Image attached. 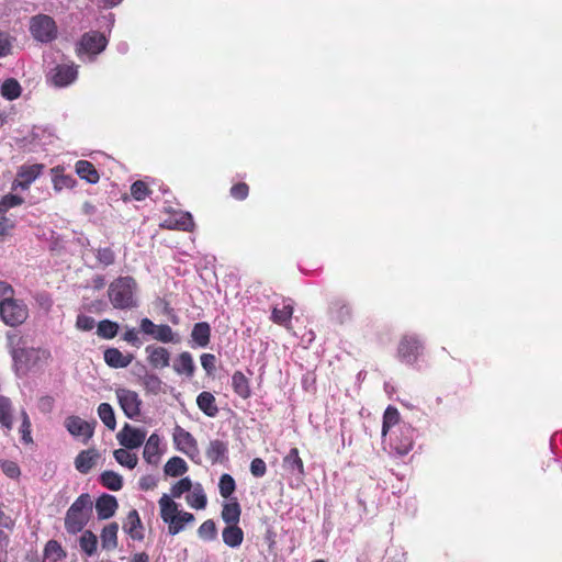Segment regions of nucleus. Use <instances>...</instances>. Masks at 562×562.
I'll use <instances>...</instances> for the list:
<instances>
[{
    "instance_id": "1",
    "label": "nucleus",
    "mask_w": 562,
    "mask_h": 562,
    "mask_svg": "<svg viewBox=\"0 0 562 562\" xmlns=\"http://www.w3.org/2000/svg\"><path fill=\"white\" fill-rule=\"evenodd\" d=\"M137 289V282L133 277H119L110 283L108 297L116 310H133L138 306Z\"/></svg>"
},
{
    "instance_id": "2",
    "label": "nucleus",
    "mask_w": 562,
    "mask_h": 562,
    "mask_svg": "<svg viewBox=\"0 0 562 562\" xmlns=\"http://www.w3.org/2000/svg\"><path fill=\"white\" fill-rule=\"evenodd\" d=\"M92 501L89 494H81L69 507L65 518L68 532L77 533L87 525L92 513Z\"/></svg>"
},
{
    "instance_id": "3",
    "label": "nucleus",
    "mask_w": 562,
    "mask_h": 562,
    "mask_svg": "<svg viewBox=\"0 0 562 562\" xmlns=\"http://www.w3.org/2000/svg\"><path fill=\"white\" fill-rule=\"evenodd\" d=\"M106 45L108 40L102 33L89 31L83 33L76 43L75 53L79 59L88 56L90 60H93L106 48Z\"/></svg>"
},
{
    "instance_id": "4",
    "label": "nucleus",
    "mask_w": 562,
    "mask_h": 562,
    "mask_svg": "<svg viewBox=\"0 0 562 562\" xmlns=\"http://www.w3.org/2000/svg\"><path fill=\"white\" fill-rule=\"evenodd\" d=\"M29 317L26 304L14 297L0 299V319L8 326L22 325Z\"/></svg>"
},
{
    "instance_id": "5",
    "label": "nucleus",
    "mask_w": 562,
    "mask_h": 562,
    "mask_svg": "<svg viewBox=\"0 0 562 562\" xmlns=\"http://www.w3.org/2000/svg\"><path fill=\"white\" fill-rule=\"evenodd\" d=\"M30 33L35 41L47 44L57 38L58 27L52 16L36 14L30 20Z\"/></svg>"
},
{
    "instance_id": "6",
    "label": "nucleus",
    "mask_w": 562,
    "mask_h": 562,
    "mask_svg": "<svg viewBox=\"0 0 562 562\" xmlns=\"http://www.w3.org/2000/svg\"><path fill=\"white\" fill-rule=\"evenodd\" d=\"M115 395L121 409L127 418L135 419L140 415L143 402L137 392L125 387H117Z\"/></svg>"
},
{
    "instance_id": "7",
    "label": "nucleus",
    "mask_w": 562,
    "mask_h": 562,
    "mask_svg": "<svg viewBox=\"0 0 562 562\" xmlns=\"http://www.w3.org/2000/svg\"><path fill=\"white\" fill-rule=\"evenodd\" d=\"M423 349V342L416 335H404L398 342L397 356L403 362L414 364Z\"/></svg>"
},
{
    "instance_id": "8",
    "label": "nucleus",
    "mask_w": 562,
    "mask_h": 562,
    "mask_svg": "<svg viewBox=\"0 0 562 562\" xmlns=\"http://www.w3.org/2000/svg\"><path fill=\"white\" fill-rule=\"evenodd\" d=\"M78 76V67L71 64H60L50 70L48 80L55 87L63 88L72 83Z\"/></svg>"
},
{
    "instance_id": "9",
    "label": "nucleus",
    "mask_w": 562,
    "mask_h": 562,
    "mask_svg": "<svg viewBox=\"0 0 562 562\" xmlns=\"http://www.w3.org/2000/svg\"><path fill=\"white\" fill-rule=\"evenodd\" d=\"M121 446L126 449L133 450L140 447L146 438V432L143 429L125 424L116 436Z\"/></svg>"
},
{
    "instance_id": "10",
    "label": "nucleus",
    "mask_w": 562,
    "mask_h": 562,
    "mask_svg": "<svg viewBox=\"0 0 562 562\" xmlns=\"http://www.w3.org/2000/svg\"><path fill=\"white\" fill-rule=\"evenodd\" d=\"M161 519L169 525L168 531L175 536L181 531L180 526H176L175 517L179 513L178 505L167 494H164L159 499Z\"/></svg>"
},
{
    "instance_id": "11",
    "label": "nucleus",
    "mask_w": 562,
    "mask_h": 562,
    "mask_svg": "<svg viewBox=\"0 0 562 562\" xmlns=\"http://www.w3.org/2000/svg\"><path fill=\"white\" fill-rule=\"evenodd\" d=\"M94 424H90L79 416H69L65 419L67 430L82 442H87L92 437Z\"/></svg>"
},
{
    "instance_id": "12",
    "label": "nucleus",
    "mask_w": 562,
    "mask_h": 562,
    "mask_svg": "<svg viewBox=\"0 0 562 562\" xmlns=\"http://www.w3.org/2000/svg\"><path fill=\"white\" fill-rule=\"evenodd\" d=\"M173 442L180 452L188 457H193L198 451V446L194 437L181 426L177 425L173 429Z\"/></svg>"
},
{
    "instance_id": "13",
    "label": "nucleus",
    "mask_w": 562,
    "mask_h": 562,
    "mask_svg": "<svg viewBox=\"0 0 562 562\" xmlns=\"http://www.w3.org/2000/svg\"><path fill=\"white\" fill-rule=\"evenodd\" d=\"M147 361L155 369L167 368L170 363V353L165 347L149 345L145 349Z\"/></svg>"
},
{
    "instance_id": "14",
    "label": "nucleus",
    "mask_w": 562,
    "mask_h": 562,
    "mask_svg": "<svg viewBox=\"0 0 562 562\" xmlns=\"http://www.w3.org/2000/svg\"><path fill=\"white\" fill-rule=\"evenodd\" d=\"M44 166L41 164H34L31 166H22L18 171L16 184L13 188L20 187L23 190L29 189L32 182L42 173Z\"/></svg>"
},
{
    "instance_id": "15",
    "label": "nucleus",
    "mask_w": 562,
    "mask_h": 562,
    "mask_svg": "<svg viewBox=\"0 0 562 562\" xmlns=\"http://www.w3.org/2000/svg\"><path fill=\"white\" fill-rule=\"evenodd\" d=\"M134 359L132 353L124 355L117 348H108L104 351V361L105 363L113 369H123L128 367Z\"/></svg>"
},
{
    "instance_id": "16",
    "label": "nucleus",
    "mask_w": 562,
    "mask_h": 562,
    "mask_svg": "<svg viewBox=\"0 0 562 562\" xmlns=\"http://www.w3.org/2000/svg\"><path fill=\"white\" fill-rule=\"evenodd\" d=\"M117 501L113 495L103 494L95 502V512L101 520L111 518L117 509Z\"/></svg>"
},
{
    "instance_id": "17",
    "label": "nucleus",
    "mask_w": 562,
    "mask_h": 562,
    "mask_svg": "<svg viewBox=\"0 0 562 562\" xmlns=\"http://www.w3.org/2000/svg\"><path fill=\"white\" fill-rule=\"evenodd\" d=\"M123 530L133 540H143V524L136 509H132L127 514L125 521L123 522Z\"/></svg>"
},
{
    "instance_id": "18",
    "label": "nucleus",
    "mask_w": 562,
    "mask_h": 562,
    "mask_svg": "<svg viewBox=\"0 0 562 562\" xmlns=\"http://www.w3.org/2000/svg\"><path fill=\"white\" fill-rule=\"evenodd\" d=\"M117 522H110L103 527L100 538L103 550L113 551L117 548Z\"/></svg>"
},
{
    "instance_id": "19",
    "label": "nucleus",
    "mask_w": 562,
    "mask_h": 562,
    "mask_svg": "<svg viewBox=\"0 0 562 562\" xmlns=\"http://www.w3.org/2000/svg\"><path fill=\"white\" fill-rule=\"evenodd\" d=\"M232 387L241 398L247 400L251 395L249 379L241 372L235 371L232 375Z\"/></svg>"
},
{
    "instance_id": "20",
    "label": "nucleus",
    "mask_w": 562,
    "mask_h": 562,
    "mask_svg": "<svg viewBox=\"0 0 562 562\" xmlns=\"http://www.w3.org/2000/svg\"><path fill=\"white\" fill-rule=\"evenodd\" d=\"M192 341L199 347H206L211 340V326L206 322L194 324L191 331Z\"/></svg>"
},
{
    "instance_id": "21",
    "label": "nucleus",
    "mask_w": 562,
    "mask_h": 562,
    "mask_svg": "<svg viewBox=\"0 0 562 562\" xmlns=\"http://www.w3.org/2000/svg\"><path fill=\"white\" fill-rule=\"evenodd\" d=\"M76 173L87 182L94 184L99 181L100 175L94 165L88 160H78L75 165Z\"/></svg>"
},
{
    "instance_id": "22",
    "label": "nucleus",
    "mask_w": 562,
    "mask_h": 562,
    "mask_svg": "<svg viewBox=\"0 0 562 562\" xmlns=\"http://www.w3.org/2000/svg\"><path fill=\"white\" fill-rule=\"evenodd\" d=\"M21 340L16 335H8V341L10 346V352L15 366H26L30 359V351L25 348L15 347V345Z\"/></svg>"
},
{
    "instance_id": "23",
    "label": "nucleus",
    "mask_w": 562,
    "mask_h": 562,
    "mask_svg": "<svg viewBox=\"0 0 562 562\" xmlns=\"http://www.w3.org/2000/svg\"><path fill=\"white\" fill-rule=\"evenodd\" d=\"M196 405L209 417H215L218 413L215 396L211 392H201L196 397Z\"/></svg>"
},
{
    "instance_id": "24",
    "label": "nucleus",
    "mask_w": 562,
    "mask_h": 562,
    "mask_svg": "<svg viewBox=\"0 0 562 562\" xmlns=\"http://www.w3.org/2000/svg\"><path fill=\"white\" fill-rule=\"evenodd\" d=\"M194 221L189 212H179L176 216L168 221L167 228L179 229L183 232H192L194 229Z\"/></svg>"
},
{
    "instance_id": "25",
    "label": "nucleus",
    "mask_w": 562,
    "mask_h": 562,
    "mask_svg": "<svg viewBox=\"0 0 562 562\" xmlns=\"http://www.w3.org/2000/svg\"><path fill=\"white\" fill-rule=\"evenodd\" d=\"M173 370L178 374H186L187 376H192L195 371V366L191 353L188 351L181 352L173 362Z\"/></svg>"
},
{
    "instance_id": "26",
    "label": "nucleus",
    "mask_w": 562,
    "mask_h": 562,
    "mask_svg": "<svg viewBox=\"0 0 562 562\" xmlns=\"http://www.w3.org/2000/svg\"><path fill=\"white\" fill-rule=\"evenodd\" d=\"M224 543L229 548H237L243 543L244 531L237 525H227L222 531Z\"/></svg>"
},
{
    "instance_id": "27",
    "label": "nucleus",
    "mask_w": 562,
    "mask_h": 562,
    "mask_svg": "<svg viewBox=\"0 0 562 562\" xmlns=\"http://www.w3.org/2000/svg\"><path fill=\"white\" fill-rule=\"evenodd\" d=\"M240 514H241L240 505L237 502V499L235 498L227 503H224L221 516H222V519L227 525H237L240 519Z\"/></svg>"
},
{
    "instance_id": "28",
    "label": "nucleus",
    "mask_w": 562,
    "mask_h": 562,
    "mask_svg": "<svg viewBox=\"0 0 562 562\" xmlns=\"http://www.w3.org/2000/svg\"><path fill=\"white\" fill-rule=\"evenodd\" d=\"M0 425L8 431L13 427L12 403L3 395H0Z\"/></svg>"
},
{
    "instance_id": "29",
    "label": "nucleus",
    "mask_w": 562,
    "mask_h": 562,
    "mask_svg": "<svg viewBox=\"0 0 562 562\" xmlns=\"http://www.w3.org/2000/svg\"><path fill=\"white\" fill-rule=\"evenodd\" d=\"M192 491L187 495V503L195 509H204L207 504V498L204 490L200 483L194 484Z\"/></svg>"
},
{
    "instance_id": "30",
    "label": "nucleus",
    "mask_w": 562,
    "mask_h": 562,
    "mask_svg": "<svg viewBox=\"0 0 562 562\" xmlns=\"http://www.w3.org/2000/svg\"><path fill=\"white\" fill-rule=\"evenodd\" d=\"M293 306L284 304L281 308L274 306L271 312V321L280 326L288 327L293 315Z\"/></svg>"
},
{
    "instance_id": "31",
    "label": "nucleus",
    "mask_w": 562,
    "mask_h": 562,
    "mask_svg": "<svg viewBox=\"0 0 562 562\" xmlns=\"http://www.w3.org/2000/svg\"><path fill=\"white\" fill-rule=\"evenodd\" d=\"M0 92L4 99L13 101L20 98L22 93V88L16 79L9 78L5 79L1 85Z\"/></svg>"
},
{
    "instance_id": "32",
    "label": "nucleus",
    "mask_w": 562,
    "mask_h": 562,
    "mask_svg": "<svg viewBox=\"0 0 562 562\" xmlns=\"http://www.w3.org/2000/svg\"><path fill=\"white\" fill-rule=\"evenodd\" d=\"M79 546L88 557H92L98 549V538L92 531L85 530L79 538Z\"/></svg>"
},
{
    "instance_id": "33",
    "label": "nucleus",
    "mask_w": 562,
    "mask_h": 562,
    "mask_svg": "<svg viewBox=\"0 0 562 562\" xmlns=\"http://www.w3.org/2000/svg\"><path fill=\"white\" fill-rule=\"evenodd\" d=\"M401 415L396 407L390 405L383 414L382 436L385 437L389 430L400 423Z\"/></svg>"
},
{
    "instance_id": "34",
    "label": "nucleus",
    "mask_w": 562,
    "mask_h": 562,
    "mask_svg": "<svg viewBox=\"0 0 562 562\" xmlns=\"http://www.w3.org/2000/svg\"><path fill=\"white\" fill-rule=\"evenodd\" d=\"M61 546L56 540H49L44 548V561L57 562L65 558Z\"/></svg>"
},
{
    "instance_id": "35",
    "label": "nucleus",
    "mask_w": 562,
    "mask_h": 562,
    "mask_svg": "<svg viewBox=\"0 0 562 562\" xmlns=\"http://www.w3.org/2000/svg\"><path fill=\"white\" fill-rule=\"evenodd\" d=\"M98 415L102 423L111 430L116 427L115 415L112 406L109 403H101L98 407Z\"/></svg>"
},
{
    "instance_id": "36",
    "label": "nucleus",
    "mask_w": 562,
    "mask_h": 562,
    "mask_svg": "<svg viewBox=\"0 0 562 562\" xmlns=\"http://www.w3.org/2000/svg\"><path fill=\"white\" fill-rule=\"evenodd\" d=\"M119 324L110 319L100 321L97 328L98 336L104 339H112L119 333Z\"/></svg>"
},
{
    "instance_id": "37",
    "label": "nucleus",
    "mask_w": 562,
    "mask_h": 562,
    "mask_svg": "<svg viewBox=\"0 0 562 562\" xmlns=\"http://www.w3.org/2000/svg\"><path fill=\"white\" fill-rule=\"evenodd\" d=\"M165 474L168 476H180L188 471L184 459H169L164 468Z\"/></svg>"
},
{
    "instance_id": "38",
    "label": "nucleus",
    "mask_w": 562,
    "mask_h": 562,
    "mask_svg": "<svg viewBox=\"0 0 562 562\" xmlns=\"http://www.w3.org/2000/svg\"><path fill=\"white\" fill-rule=\"evenodd\" d=\"M161 439L157 434H151L145 442L143 457H159L162 453Z\"/></svg>"
},
{
    "instance_id": "39",
    "label": "nucleus",
    "mask_w": 562,
    "mask_h": 562,
    "mask_svg": "<svg viewBox=\"0 0 562 562\" xmlns=\"http://www.w3.org/2000/svg\"><path fill=\"white\" fill-rule=\"evenodd\" d=\"M100 481L103 486L111 491H119L123 485L121 475L113 471H104L100 476Z\"/></svg>"
},
{
    "instance_id": "40",
    "label": "nucleus",
    "mask_w": 562,
    "mask_h": 562,
    "mask_svg": "<svg viewBox=\"0 0 562 562\" xmlns=\"http://www.w3.org/2000/svg\"><path fill=\"white\" fill-rule=\"evenodd\" d=\"M236 483L231 474H222L218 482V491L223 498H231L235 492Z\"/></svg>"
},
{
    "instance_id": "41",
    "label": "nucleus",
    "mask_w": 562,
    "mask_h": 562,
    "mask_svg": "<svg viewBox=\"0 0 562 562\" xmlns=\"http://www.w3.org/2000/svg\"><path fill=\"white\" fill-rule=\"evenodd\" d=\"M154 339L164 344L179 341V339L176 338V334L173 333L172 328L167 324L157 326Z\"/></svg>"
},
{
    "instance_id": "42",
    "label": "nucleus",
    "mask_w": 562,
    "mask_h": 562,
    "mask_svg": "<svg viewBox=\"0 0 562 562\" xmlns=\"http://www.w3.org/2000/svg\"><path fill=\"white\" fill-rule=\"evenodd\" d=\"M150 193L151 190L143 180H137L131 186V195L136 201H144Z\"/></svg>"
},
{
    "instance_id": "43",
    "label": "nucleus",
    "mask_w": 562,
    "mask_h": 562,
    "mask_svg": "<svg viewBox=\"0 0 562 562\" xmlns=\"http://www.w3.org/2000/svg\"><path fill=\"white\" fill-rule=\"evenodd\" d=\"M198 536L205 541H212L217 536L216 525L212 519L205 520L198 529Z\"/></svg>"
},
{
    "instance_id": "44",
    "label": "nucleus",
    "mask_w": 562,
    "mask_h": 562,
    "mask_svg": "<svg viewBox=\"0 0 562 562\" xmlns=\"http://www.w3.org/2000/svg\"><path fill=\"white\" fill-rule=\"evenodd\" d=\"M144 389L151 394H158L161 391L162 382L156 374L147 373L142 379Z\"/></svg>"
},
{
    "instance_id": "45",
    "label": "nucleus",
    "mask_w": 562,
    "mask_h": 562,
    "mask_svg": "<svg viewBox=\"0 0 562 562\" xmlns=\"http://www.w3.org/2000/svg\"><path fill=\"white\" fill-rule=\"evenodd\" d=\"M282 468L285 472L300 480L303 475L302 459H283Z\"/></svg>"
},
{
    "instance_id": "46",
    "label": "nucleus",
    "mask_w": 562,
    "mask_h": 562,
    "mask_svg": "<svg viewBox=\"0 0 562 562\" xmlns=\"http://www.w3.org/2000/svg\"><path fill=\"white\" fill-rule=\"evenodd\" d=\"M24 202L23 198L16 194H5L0 200V215L8 212L10 209L21 205Z\"/></svg>"
},
{
    "instance_id": "47",
    "label": "nucleus",
    "mask_w": 562,
    "mask_h": 562,
    "mask_svg": "<svg viewBox=\"0 0 562 562\" xmlns=\"http://www.w3.org/2000/svg\"><path fill=\"white\" fill-rule=\"evenodd\" d=\"M52 171L55 173L53 178V184L54 189L56 191H60L64 188H72L75 184V179L71 176L67 175H58V168L52 169Z\"/></svg>"
},
{
    "instance_id": "48",
    "label": "nucleus",
    "mask_w": 562,
    "mask_h": 562,
    "mask_svg": "<svg viewBox=\"0 0 562 562\" xmlns=\"http://www.w3.org/2000/svg\"><path fill=\"white\" fill-rule=\"evenodd\" d=\"M21 418H22V423H21V427H20L21 440L27 445V443L33 442V439L31 436L32 424H31L27 413L24 409L21 412Z\"/></svg>"
},
{
    "instance_id": "49",
    "label": "nucleus",
    "mask_w": 562,
    "mask_h": 562,
    "mask_svg": "<svg viewBox=\"0 0 562 562\" xmlns=\"http://www.w3.org/2000/svg\"><path fill=\"white\" fill-rule=\"evenodd\" d=\"M229 194L237 201H244L249 195V186L246 182H237L231 187Z\"/></svg>"
},
{
    "instance_id": "50",
    "label": "nucleus",
    "mask_w": 562,
    "mask_h": 562,
    "mask_svg": "<svg viewBox=\"0 0 562 562\" xmlns=\"http://www.w3.org/2000/svg\"><path fill=\"white\" fill-rule=\"evenodd\" d=\"M193 486L189 477H183L171 487V496L179 498L183 493L190 492Z\"/></svg>"
},
{
    "instance_id": "51",
    "label": "nucleus",
    "mask_w": 562,
    "mask_h": 562,
    "mask_svg": "<svg viewBox=\"0 0 562 562\" xmlns=\"http://www.w3.org/2000/svg\"><path fill=\"white\" fill-rule=\"evenodd\" d=\"M333 308H335L336 318H337V321L340 324H342L346 321L350 319V317H351V307L348 304L342 303L340 301H337V302L334 303V307Z\"/></svg>"
},
{
    "instance_id": "52",
    "label": "nucleus",
    "mask_w": 562,
    "mask_h": 562,
    "mask_svg": "<svg viewBox=\"0 0 562 562\" xmlns=\"http://www.w3.org/2000/svg\"><path fill=\"white\" fill-rule=\"evenodd\" d=\"M227 452V445L222 440H212L207 448V457H223Z\"/></svg>"
},
{
    "instance_id": "53",
    "label": "nucleus",
    "mask_w": 562,
    "mask_h": 562,
    "mask_svg": "<svg viewBox=\"0 0 562 562\" xmlns=\"http://www.w3.org/2000/svg\"><path fill=\"white\" fill-rule=\"evenodd\" d=\"M97 259L98 261L108 267V266H111L114 263L115 261V254L114 251L109 248V247H105V248H100L97 252Z\"/></svg>"
},
{
    "instance_id": "54",
    "label": "nucleus",
    "mask_w": 562,
    "mask_h": 562,
    "mask_svg": "<svg viewBox=\"0 0 562 562\" xmlns=\"http://www.w3.org/2000/svg\"><path fill=\"white\" fill-rule=\"evenodd\" d=\"M2 471L11 479H16L20 475L19 465L11 459H4L0 464Z\"/></svg>"
},
{
    "instance_id": "55",
    "label": "nucleus",
    "mask_w": 562,
    "mask_h": 562,
    "mask_svg": "<svg viewBox=\"0 0 562 562\" xmlns=\"http://www.w3.org/2000/svg\"><path fill=\"white\" fill-rule=\"evenodd\" d=\"M200 359L206 374L212 375L216 369V357L213 353H203Z\"/></svg>"
},
{
    "instance_id": "56",
    "label": "nucleus",
    "mask_w": 562,
    "mask_h": 562,
    "mask_svg": "<svg viewBox=\"0 0 562 562\" xmlns=\"http://www.w3.org/2000/svg\"><path fill=\"white\" fill-rule=\"evenodd\" d=\"M392 447L396 451V453L405 456L413 448V441L411 437H405L403 440H400V442H392Z\"/></svg>"
},
{
    "instance_id": "57",
    "label": "nucleus",
    "mask_w": 562,
    "mask_h": 562,
    "mask_svg": "<svg viewBox=\"0 0 562 562\" xmlns=\"http://www.w3.org/2000/svg\"><path fill=\"white\" fill-rule=\"evenodd\" d=\"M122 339L133 347L139 348L142 346V341L138 337V333L135 328H126L125 333L122 336Z\"/></svg>"
},
{
    "instance_id": "58",
    "label": "nucleus",
    "mask_w": 562,
    "mask_h": 562,
    "mask_svg": "<svg viewBox=\"0 0 562 562\" xmlns=\"http://www.w3.org/2000/svg\"><path fill=\"white\" fill-rule=\"evenodd\" d=\"M94 318L85 314H80L77 317L76 325L81 330H91L94 327Z\"/></svg>"
},
{
    "instance_id": "59",
    "label": "nucleus",
    "mask_w": 562,
    "mask_h": 562,
    "mask_svg": "<svg viewBox=\"0 0 562 562\" xmlns=\"http://www.w3.org/2000/svg\"><path fill=\"white\" fill-rule=\"evenodd\" d=\"M266 463L263 459H252L250 464V472L256 477H261L266 474Z\"/></svg>"
},
{
    "instance_id": "60",
    "label": "nucleus",
    "mask_w": 562,
    "mask_h": 562,
    "mask_svg": "<svg viewBox=\"0 0 562 562\" xmlns=\"http://www.w3.org/2000/svg\"><path fill=\"white\" fill-rule=\"evenodd\" d=\"M443 398H446L450 403V406H453L454 404L460 402L458 392L454 390H447L443 394V397L438 396L436 398L437 405H441L443 403Z\"/></svg>"
},
{
    "instance_id": "61",
    "label": "nucleus",
    "mask_w": 562,
    "mask_h": 562,
    "mask_svg": "<svg viewBox=\"0 0 562 562\" xmlns=\"http://www.w3.org/2000/svg\"><path fill=\"white\" fill-rule=\"evenodd\" d=\"M194 521V516L188 512H179L175 517L176 526H180L181 530H183L186 524H190Z\"/></svg>"
},
{
    "instance_id": "62",
    "label": "nucleus",
    "mask_w": 562,
    "mask_h": 562,
    "mask_svg": "<svg viewBox=\"0 0 562 562\" xmlns=\"http://www.w3.org/2000/svg\"><path fill=\"white\" fill-rule=\"evenodd\" d=\"M158 325L154 324L149 318L145 317L140 319L139 328L145 335H149L154 338L156 328Z\"/></svg>"
},
{
    "instance_id": "63",
    "label": "nucleus",
    "mask_w": 562,
    "mask_h": 562,
    "mask_svg": "<svg viewBox=\"0 0 562 562\" xmlns=\"http://www.w3.org/2000/svg\"><path fill=\"white\" fill-rule=\"evenodd\" d=\"M158 479L155 475H144L139 480V487L144 491L153 490L157 486Z\"/></svg>"
},
{
    "instance_id": "64",
    "label": "nucleus",
    "mask_w": 562,
    "mask_h": 562,
    "mask_svg": "<svg viewBox=\"0 0 562 562\" xmlns=\"http://www.w3.org/2000/svg\"><path fill=\"white\" fill-rule=\"evenodd\" d=\"M15 227V224L10 218L2 216L0 217V237L9 235V233Z\"/></svg>"
}]
</instances>
